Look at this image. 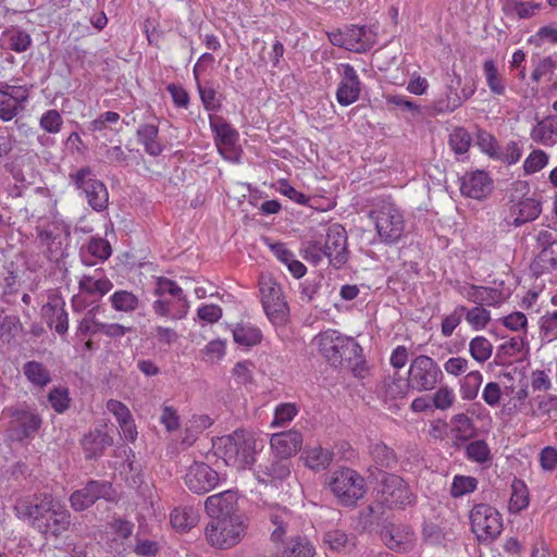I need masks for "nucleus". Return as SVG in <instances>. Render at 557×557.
I'll list each match as a JSON object with an SVG mask.
<instances>
[{
    "mask_svg": "<svg viewBox=\"0 0 557 557\" xmlns=\"http://www.w3.org/2000/svg\"><path fill=\"white\" fill-rule=\"evenodd\" d=\"M465 312V306H457L449 315L443 319L441 327L444 336H450L453 334L454 330L460 324Z\"/></svg>",
    "mask_w": 557,
    "mask_h": 557,
    "instance_id": "nucleus-62",
    "label": "nucleus"
},
{
    "mask_svg": "<svg viewBox=\"0 0 557 557\" xmlns=\"http://www.w3.org/2000/svg\"><path fill=\"white\" fill-rule=\"evenodd\" d=\"M411 532L409 528L389 524L382 529L381 537L385 545L393 550H400L405 544L410 541Z\"/></svg>",
    "mask_w": 557,
    "mask_h": 557,
    "instance_id": "nucleus-30",
    "label": "nucleus"
},
{
    "mask_svg": "<svg viewBox=\"0 0 557 557\" xmlns=\"http://www.w3.org/2000/svg\"><path fill=\"white\" fill-rule=\"evenodd\" d=\"M322 541L331 550L337 553H349L356 547V536L339 529L326 531Z\"/></svg>",
    "mask_w": 557,
    "mask_h": 557,
    "instance_id": "nucleus-28",
    "label": "nucleus"
},
{
    "mask_svg": "<svg viewBox=\"0 0 557 557\" xmlns=\"http://www.w3.org/2000/svg\"><path fill=\"white\" fill-rule=\"evenodd\" d=\"M548 162V154L540 149L533 150L524 161L525 174H533L542 170Z\"/></svg>",
    "mask_w": 557,
    "mask_h": 557,
    "instance_id": "nucleus-57",
    "label": "nucleus"
},
{
    "mask_svg": "<svg viewBox=\"0 0 557 557\" xmlns=\"http://www.w3.org/2000/svg\"><path fill=\"white\" fill-rule=\"evenodd\" d=\"M467 458L479 463H484L491 459V450L484 440L470 442L466 447Z\"/></svg>",
    "mask_w": 557,
    "mask_h": 557,
    "instance_id": "nucleus-52",
    "label": "nucleus"
},
{
    "mask_svg": "<svg viewBox=\"0 0 557 557\" xmlns=\"http://www.w3.org/2000/svg\"><path fill=\"white\" fill-rule=\"evenodd\" d=\"M211 126L216 136V146L221 154L231 151L238 140V133L222 117L211 120Z\"/></svg>",
    "mask_w": 557,
    "mask_h": 557,
    "instance_id": "nucleus-25",
    "label": "nucleus"
},
{
    "mask_svg": "<svg viewBox=\"0 0 557 557\" xmlns=\"http://www.w3.org/2000/svg\"><path fill=\"white\" fill-rule=\"evenodd\" d=\"M385 393L391 398H403L407 395L409 388V376L404 380L398 373L385 379L384 383Z\"/></svg>",
    "mask_w": 557,
    "mask_h": 557,
    "instance_id": "nucleus-48",
    "label": "nucleus"
},
{
    "mask_svg": "<svg viewBox=\"0 0 557 557\" xmlns=\"http://www.w3.org/2000/svg\"><path fill=\"white\" fill-rule=\"evenodd\" d=\"M471 289L473 292L467 297L480 307H495L503 302V293L497 288L472 285Z\"/></svg>",
    "mask_w": 557,
    "mask_h": 557,
    "instance_id": "nucleus-32",
    "label": "nucleus"
},
{
    "mask_svg": "<svg viewBox=\"0 0 557 557\" xmlns=\"http://www.w3.org/2000/svg\"><path fill=\"white\" fill-rule=\"evenodd\" d=\"M333 495L343 506H354L366 494L364 479L356 470L341 468L329 480Z\"/></svg>",
    "mask_w": 557,
    "mask_h": 557,
    "instance_id": "nucleus-6",
    "label": "nucleus"
},
{
    "mask_svg": "<svg viewBox=\"0 0 557 557\" xmlns=\"http://www.w3.org/2000/svg\"><path fill=\"white\" fill-rule=\"evenodd\" d=\"M531 416L533 417H557V397L550 395H539L530 400Z\"/></svg>",
    "mask_w": 557,
    "mask_h": 557,
    "instance_id": "nucleus-38",
    "label": "nucleus"
},
{
    "mask_svg": "<svg viewBox=\"0 0 557 557\" xmlns=\"http://www.w3.org/2000/svg\"><path fill=\"white\" fill-rule=\"evenodd\" d=\"M170 518L174 529L188 531L197 524L198 512L193 507L175 508Z\"/></svg>",
    "mask_w": 557,
    "mask_h": 557,
    "instance_id": "nucleus-39",
    "label": "nucleus"
},
{
    "mask_svg": "<svg viewBox=\"0 0 557 557\" xmlns=\"http://www.w3.org/2000/svg\"><path fill=\"white\" fill-rule=\"evenodd\" d=\"M41 314L47 325L53 329L60 336L69 331V313L65 309V301L59 295H50L49 300L41 307Z\"/></svg>",
    "mask_w": 557,
    "mask_h": 557,
    "instance_id": "nucleus-17",
    "label": "nucleus"
},
{
    "mask_svg": "<svg viewBox=\"0 0 557 557\" xmlns=\"http://www.w3.org/2000/svg\"><path fill=\"white\" fill-rule=\"evenodd\" d=\"M14 511L17 518L27 520L46 539L60 537L72 523L71 512L50 493L17 499Z\"/></svg>",
    "mask_w": 557,
    "mask_h": 557,
    "instance_id": "nucleus-1",
    "label": "nucleus"
},
{
    "mask_svg": "<svg viewBox=\"0 0 557 557\" xmlns=\"http://www.w3.org/2000/svg\"><path fill=\"white\" fill-rule=\"evenodd\" d=\"M261 302L269 320L274 325H284L289 315V308L284 299L282 287L271 277H262L259 283Z\"/></svg>",
    "mask_w": 557,
    "mask_h": 557,
    "instance_id": "nucleus-12",
    "label": "nucleus"
},
{
    "mask_svg": "<svg viewBox=\"0 0 557 557\" xmlns=\"http://www.w3.org/2000/svg\"><path fill=\"white\" fill-rule=\"evenodd\" d=\"M71 183L85 194L88 205L98 212L108 207L109 194L106 185L96 177L89 166H83L70 174Z\"/></svg>",
    "mask_w": 557,
    "mask_h": 557,
    "instance_id": "nucleus-10",
    "label": "nucleus"
},
{
    "mask_svg": "<svg viewBox=\"0 0 557 557\" xmlns=\"http://www.w3.org/2000/svg\"><path fill=\"white\" fill-rule=\"evenodd\" d=\"M87 252L100 260H107L111 256V246L104 238H91L87 244Z\"/></svg>",
    "mask_w": 557,
    "mask_h": 557,
    "instance_id": "nucleus-60",
    "label": "nucleus"
},
{
    "mask_svg": "<svg viewBox=\"0 0 557 557\" xmlns=\"http://www.w3.org/2000/svg\"><path fill=\"white\" fill-rule=\"evenodd\" d=\"M334 453L327 448H323L320 445L307 446L302 451V459L306 467L320 472L326 470L332 463Z\"/></svg>",
    "mask_w": 557,
    "mask_h": 557,
    "instance_id": "nucleus-26",
    "label": "nucleus"
},
{
    "mask_svg": "<svg viewBox=\"0 0 557 557\" xmlns=\"http://www.w3.org/2000/svg\"><path fill=\"white\" fill-rule=\"evenodd\" d=\"M40 127L49 134H58L63 125V117L55 109L47 110L39 120Z\"/></svg>",
    "mask_w": 557,
    "mask_h": 557,
    "instance_id": "nucleus-55",
    "label": "nucleus"
},
{
    "mask_svg": "<svg viewBox=\"0 0 557 557\" xmlns=\"http://www.w3.org/2000/svg\"><path fill=\"white\" fill-rule=\"evenodd\" d=\"M471 531L479 541H493L503 530L500 513L487 504L474 505L470 511Z\"/></svg>",
    "mask_w": 557,
    "mask_h": 557,
    "instance_id": "nucleus-13",
    "label": "nucleus"
},
{
    "mask_svg": "<svg viewBox=\"0 0 557 557\" xmlns=\"http://www.w3.org/2000/svg\"><path fill=\"white\" fill-rule=\"evenodd\" d=\"M508 7L511 11L516 12L519 18H530L542 9L541 3L532 1L523 2L519 0H511L508 3Z\"/></svg>",
    "mask_w": 557,
    "mask_h": 557,
    "instance_id": "nucleus-58",
    "label": "nucleus"
},
{
    "mask_svg": "<svg viewBox=\"0 0 557 557\" xmlns=\"http://www.w3.org/2000/svg\"><path fill=\"white\" fill-rule=\"evenodd\" d=\"M455 400L454 392L448 386H442L431 397L432 407L436 409L445 410L453 406Z\"/></svg>",
    "mask_w": 557,
    "mask_h": 557,
    "instance_id": "nucleus-61",
    "label": "nucleus"
},
{
    "mask_svg": "<svg viewBox=\"0 0 557 557\" xmlns=\"http://www.w3.org/2000/svg\"><path fill=\"white\" fill-rule=\"evenodd\" d=\"M524 341L521 337H512L508 342L502 344L496 352V359L504 363V357H511L522 351Z\"/></svg>",
    "mask_w": 557,
    "mask_h": 557,
    "instance_id": "nucleus-59",
    "label": "nucleus"
},
{
    "mask_svg": "<svg viewBox=\"0 0 557 557\" xmlns=\"http://www.w3.org/2000/svg\"><path fill=\"white\" fill-rule=\"evenodd\" d=\"M3 36L7 39L8 48L16 53L25 52L33 42L28 33L16 27L5 30Z\"/></svg>",
    "mask_w": 557,
    "mask_h": 557,
    "instance_id": "nucleus-40",
    "label": "nucleus"
},
{
    "mask_svg": "<svg viewBox=\"0 0 557 557\" xmlns=\"http://www.w3.org/2000/svg\"><path fill=\"white\" fill-rule=\"evenodd\" d=\"M330 265L343 268L348 261L347 233L341 224H332L326 232L325 243L322 244Z\"/></svg>",
    "mask_w": 557,
    "mask_h": 557,
    "instance_id": "nucleus-14",
    "label": "nucleus"
},
{
    "mask_svg": "<svg viewBox=\"0 0 557 557\" xmlns=\"http://www.w3.org/2000/svg\"><path fill=\"white\" fill-rule=\"evenodd\" d=\"M379 493L381 503L389 509H405L416 502L409 484L394 473L382 472Z\"/></svg>",
    "mask_w": 557,
    "mask_h": 557,
    "instance_id": "nucleus-9",
    "label": "nucleus"
},
{
    "mask_svg": "<svg viewBox=\"0 0 557 557\" xmlns=\"http://www.w3.org/2000/svg\"><path fill=\"white\" fill-rule=\"evenodd\" d=\"M187 488L196 494H206L215 488L220 482L219 473L205 462H194L184 476Z\"/></svg>",
    "mask_w": 557,
    "mask_h": 557,
    "instance_id": "nucleus-15",
    "label": "nucleus"
},
{
    "mask_svg": "<svg viewBox=\"0 0 557 557\" xmlns=\"http://www.w3.org/2000/svg\"><path fill=\"white\" fill-rule=\"evenodd\" d=\"M469 351L475 361L483 363L492 356L493 345L486 337L476 336L471 339Z\"/></svg>",
    "mask_w": 557,
    "mask_h": 557,
    "instance_id": "nucleus-46",
    "label": "nucleus"
},
{
    "mask_svg": "<svg viewBox=\"0 0 557 557\" xmlns=\"http://www.w3.org/2000/svg\"><path fill=\"white\" fill-rule=\"evenodd\" d=\"M7 90H9V84L0 82V120L2 122H10L20 113L16 104L7 97Z\"/></svg>",
    "mask_w": 557,
    "mask_h": 557,
    "instance_id": "nucleus-50",
    "label": "nucleus"
},
{
    "mask_svg": "<svg viewBox=\"0 0 557 557\" xmlns=\"http://www.w3.org/2000/svg\"><path fill=\"white\" fill-rule=\"evenodd\" d=\"M349 42L355 46L354 52L363 53L376 44L377 32L374 26H347Z\"/></svg>",
    "mask_w": 557,
    "mask_h": 557,
    "instance_id": "nucleus-23",
    "label": "nucleus"
},
{
    "mask_svg": "<svg viewBox=\"0 0 557 557\" xmlns=\"http://www.w3.org/2000/svg\"><path fill=\"white\" fill-rule=\"evenodd\" d=\"M536 240L539 246L542 248L540 255L532 263V269L535 273L543 272L545 267L542 265V261L546 260L548 253L557 252L554 247H557V240L554 239L553 234L546 230L540 231Z\"/></svg>",
    "mask_w": 557,
    "mask_h": 557,
    "instance_id": "nucleus-37",
    "label": "nucleus"
},
{
    "mask_svg": "<svg viewBox=\"0 0 557 557\" xmlns=\"http://www.w3.org/2000/svg\"><path fill=\"white\" fill-rule=\"evenodd\" d=\"M22 330L23 324L17 315L5 314L4 309H0V346L11 345Z\"/></svg>",
    "mask_w": 557,
    "mask_h": 557,
    "instance_id": "nucleus-29",
    "label": "nucleus"
},
{
    "mask_svg": "<svg viewBox=\"0 0 557 557\" xmlns=\"http://www.w3.org/2000/svg\"><path fill=\"white\" fill-rule=\"evenodd\" d=\"M465 318L473 330L480 331L490 322L491 313L485 308L476 306L469 310L466 308Z\"/></svg>",
    "mask_w": 557,
    "mask_h": 557,
    "instance_id": "nucleus-54",
    "label": "nucleus"
},
{
    "mask_svg": "<svg viewBox=\"0 0 557 557\" xmlns=\"http://www.w3.org/2000/svg\"><path fill=\"white\" fill-rule=\"evenodd\" d=\"M4 412L10 418L8 434L13 442L34 438L42 425L40 413L25 401L7 408Z\"/></svg>",
    "mask_w": 557,
    "mask_h": 557,
    "instance_id": "nucleus-4",
    "label": "nucleus"
},
{
    "mask_svg": "<svg viewBox=\"0 0 557 557\" xmlns=\"http://www.w3.org/2000/svg\"><path fill=\"white\" fill-rule=\"evenodd\" d=\"M255 454L256 440L243 430H237L233 434L219 438L216 444V455L227 466L238 470L251 466L255 462Z\"/></svg>",
    "mask_w": 557,
    "mask_h": 557,
    "instance_id": "nucleus-3",
    "label": "nucleus"
},
{
    "mask_svg": "<svg viewBox=\"0 0 557 557\" xmlns=\"http://www.w3.org/2000/svg\"><path fill=\"white\" fill-rule=\"evenodd\" d=\"M512 494L509 500V509L519 512L529 505V494L525 484L520 480H513Z\"/></svg>",
    "mask_w": 557,
    "mask_h": 557,
    "instance_id": "nucleus-45",
    "label": "nucleus"
},
{
    "mask_svg": "<svg viewBox=\"0 0 557 557\" xmlns=\"http://www.w3.org/2000/svg\"><path fill=\"white\" fill-rule=\"evenodd\" d=\"M370 455L373 462L380 468L392 470L398 465L397 454L392 447L387 446L383 442L371 444Z\"/></svg>",
    "mask_w": 557,
    "mask_h": 557,
    "instance_id": "nucleus-31",
    "label": "nucleus"
},
{
    "mask_svg": "<svg viewBox=\"0 0 557 557\" xmlns=\"http://www.w3.org/2000/svg\"><path fill=\"white\" fill-rule=\"evenodd\" d=\"M290 474V461L274 456L258 466L256 478L259 483L277 486Z\"/></svg>",
    "mask_w": 557,
    "mask_h": 557,
    "instance_id": "nucleus-18",
    "label": "nucleus"
},
{
    "mask_svg": "<svg viewBox=\"0 0 557 557\" xmlns=\"http://www.w3.org/2000/svg\"><path fill=\"white\" fill-rule=\"evenodd\" d=\"M270 444L276 457L289 460L300 450L302 435L296 430L276 433L272 435Z\"/></svg>",
    "mask_w": 557,
    "mask_h": 557,
    "instance_id": "nucleus-21",
    "label": "nucleus"
},
{
    "mask_svg": "<svg viewBox=\"0 0 557 557\" xmlns=\"http://www.w3.org/2000/svg\"><path fill=\"white\" fill-rule=\"evenodd\" d=\"M451 431L457 441L467 442L475 435V426L472 419L466 413H458L451 418Z\"/></svg>",
    "mask_w": 557,
    "mask_h": 557,
    "instance_id": "nucleus-41",
    "label": "nucleus"
},
{
    "mask_svg": "<svg viewBox=\"0 0 557 557\" xmlns=\"http://www.w3.org/2000/svg\"><path fill=\"white\" fill-rule=\"evenodd\" d=\"M37 236L40 239L42 245L47 246V250L49 253H53L61 248V239L60 235L54 233L51 230H45L37 227Z\"/></svg>",
    "mask_w": 557,
    "mask_h": 557,
    "instance_id": "nucleus-63",
    "label": "nucleus"
},
{
    "mask_svg": "<svg viewBox=\"0 0 557 557\" xmlns=\"http://www.w3.org/2000/svg\"><path fill=\"white\" fill-rule=\"evenodd\" d=\"M23 373L35 386L45 387L51 382L49 370L39 361H27L23 366Z\"/></svg>",
    "mask_w": 557,
    "mask_h": 557,
    "instance_id": "nucleus-36",
    "label": "nucleus"
},
{
    "mask_svg": "<svg viewBox=\"0 0 557 557\" xmlns=\"http://www.w3.org/2000/svg\"><path fill=\"white\" fill-rule=\"evenodd\" d=\"M154 295L158 297H165V295H170L177 299L178 309L176 313L172 315L173 320H181L187 314L189 305L183 294V289L176 284V282L163 276L158 277Z\"/></svg>",
    "mask_w": 557,
    "mask_h": 557,
    "instance_id": "nucleus-22",
    "label": "nucleus"
},
{
    "mask_svg": "<svg viewBox=\"0 0 557 557\" xmlns=\"http://www.w3.org/2000/svg\"><path fill=\"white\" fill-rule=\"evenodd\" d=\"M112 444L113 438L108 433L98 429L89 432L82 441L85 458L88 460L98 458Z\"/></svg>",
    "mask_w": 557,
    "mask_h": 557,
    "instance_id": "nucleus-24",
    "label": "nucleus"
},
{
    "mask_svg": "<svg viewBox=\"0 0 557 557\" xmlns=\"http://www.w3.org/2000/svg\"><path fill=\"white\" fill-rule=\"evenodd\" d=\"M268 518L274 525L271 539L273 541H282L283 536L287 532L289 521L292 520L290 511L287 510L286 508L274 507L269 510Z\"/></svg>",
    "mask_w": 557,
    "mask_h": 557,
    "instance_id": "nucleus-34",
    "label": "nucleus"
},
{
    "mask_svg": "<svg viewBox=\"0 0 557 557\" xmlns=\"http://www.w3.org/2000/svg\"><path fill=\"white\" fill-rule=\"evenodd\" d=\"M159 129L153 124H143L137 129L138 141L145 147V151L153 157L161 154L162 146L157 140Z\"/></svg>",
    "mask_w": 557,
    "mask_h": 557,
    "instance_id": "nucleus-33",
    "label": "nucleus"
},
{
    "mask_svg": "<svg viewBox=\"0 0 557 557\" xmlns=\"http://www.w3.org/2000/svg\"><path fill=\"white\" fill-rule=\"evenodd\" d=\"M483 71L491 92L497 96L504 95L506 87L495 62L493 60L484 61Z\"/></svg>",
    "mask_w": 557,
    "mask_h": 557,
    "instance_id": "nucleus-44",
    "label": "nucleus"
},
{
    "mask_svg": "<svg viewBox=\"0 0 557 557\" xmlns=\"http://www.w3.org/2000/svg\"><path fill=\"white\" fill-rule=\"evenodd\" d=\"M237 493L227 490L207 497L205 510L210 518H243L238 515Z\"/></svg>",
    "mask_w": 557,
    "mask_h": 557,
    "instance_id": "nucleus-16",
    "label": "nucleus"
},
{
    "mask_svg": "<svg viewBox=\"0 0 557 557\" xmlns=\"http://www.w3.org/2000/svg\"><path fill=\"white\" fill-rule=\"evenodd\" d=\"M113 287L112 282L107 277L97 278L94 275H83L78 283V288L82 293L88 295H97L102 297L109 293Z\"/></svg>",
    "mask_w": 557,
    "mask_h": 557,
    "instance_id": "nucleus-35",
    "label": "nucleus"
},
{
    "mask_svg": "<svg viewBox=\"0 0 557 557\" xmlns=\"http://www.w3.org/2000/svg\"><path fill=\"white\" fill-rule=\"evenodd\" d=\"M314 547L304 537L297 536L290 541L284 550L285 557H313Z\"/></svg>",
    "mask_w": 557,
    "mask_h": 557,
    "instance_id": "nucleus-49",
    "label": "nucleus"
},
{
    "mask_svg": "<svg viewBox=\"0 0 557 557\" xmlns=\"http://www.w3.org/2000/svg\"><path fill=\"white\" fill-rule=\"evenodd\" d=\"M371 219L375 222V228L380 240L384 244H396L403 236L405 220L400 210L393 203H386L371 211Z\"/></svg>",
    "mask_w": 557,
    "mask_h": 557,
    "instance_id": "nucleus-7",
    "label": "nucleus"
},
{
    "mask_svg": "<svg viewBox=\"0 0 557 557\" xmlns=\"http://www.w3.org/2000/svg\"><path fill=\"white\" fill-rule=\"evenodd\" d=\"M482 384V374L479 371L469 372L461 383V395L463 399L472 400L476 397Z\"/></svg>",
    "mask_w": 557,
    "mask_h": 557,
    "instance_id": "nucleus-53",
    "label": "nucleus"
},
{
    "mask_svg": "<svg viewBox=\"0 0 557 557\" xmlns=\"http://www.w3.org/2000/svg\"><path fill=\"white\" fill-rule=\"evenodd\" d=\"M99 499L117 503V493L111 482L89 480L82 488L72 492L69 497L71 508L76 512L90 508Z\"/></svg>",
    "mask_w": 557,
    "mask_h": 557,
    "instance_id": "nucleus-8",
    "label": "nucleus"
},
{
    "mask_svg": "<svg viewBox=\"0 0 557 557\" xmlns=\"http://www.w3.org/2000/svg\"><path fill=\"white\" fill-rule=\"evenodd\" d=\"M493 190V181L484 171H475L461 178L460 191L463 196L482 199Z\"/></svg>",
    "mask_w": 557,
    "mask_h": 557,
    "instance_id": "nucleus-20",
    "label": "nucleus"
},
{
    "mask_svg": "<svg viewBox=\"0 0 557 557\" xmlns=\"http://www.w3.org/2000/svg\"><path fill=\"white\" fill-rule=\"evenodd\" d=\"M246 530L247 524L243 518H211L205 535L212 547L228 549L242 541Z\"/></svg>",
    "mask_w": 557,
    "mask_h": 557,
    "instance_id": "nucleus-5",
    "label": "nucleus"
},
{
    "mask_svg": "<svg viewBox=\"0 0 557 557\" xmlns=\"http://www.w3.org/2000/svg\"><path fill=\"white\" fill-rule=\"evenodd\" d=\"M48 400L54 411L63 413L69 409L71 404L69 389L65 387H54L49 392Z\"/></svg>",
    "mask_w": 557,
    "mask_h": 557,
    "instance_id": "nucleus-56",
    "label": "nucleus"
},
{
    "mask_svg": "<svg viewBox=\"0 0 557 557\" xmlns=\"http://www.w3.org/2000/svg\"><path fill=\"white\" fill-rule=\"evenodd\" d=\"M409 386L417 392L434 389L443 380V372L440 366L429 356L419 355L410 362Z\"/></svg>",
    "mask_w": 557,
    "mask_h": 557,
    "instance_id": "nucleus-11",
    "label": "nucleus"
},
{
    "mask_svg": "<svg viewBox=\"0 0 557 557\" xmlns=\"http://www.w3.org/2000/svg\"><path fill=\"white\" fill-rule=\"evenodd\" d=\"M510 211L516 215L512 224L518 227L536 220L542 212V205L541 201L534 198H523L512 205Z\"/></svg>",
    "mask_w": 557,
    "mask_h": 557,
    "instance_id": "nucleus-27",
    "label": "nucleus"
},
{
    "mask_svg": "<svg viewBox=\"0 0 557 557\" xmlns=\"http://www.w3.org/2000/svg\"><path fill=\"white\" fill-rule=\"evenodd\" d=\"M233 338L235 343L242 346H255L262 339V333L258 327L238 324L233 330Z\"/></svg>",
    "mask_w": 557,
    "mask_h": 557,
    "instance_id": "nucleus-42",
    "label": "nucleus"
},
{
    "mask_svg": "<svg viewBox=\"0 0 557 557\" xmlns=\"http://www.w3.org/2000/svg\"><path fill=\"white\" fill-rule=\"evenodd\" d=\"M342 67L343 74L336 90V100L341 106L347 107L359 99L361 82L352 65L346 63L342 64Z\"/></svg>",
    "mask_w": 557,
    "mask_h": 557,
    "instance_id": "nucleus-19",
    "label": "nucleus"
},
{
    "mask_svg": "<svg viewBox=\"0 0 557 557\" xmlns=\"http://www.w3.org/2000/svg\"><path fill=\"white\" fill-rule=\"evenodd\" d=\"M112 308L116 311L133 312L139 307V299L128 290H116L110 296Z\"/></svg>",
    "mask_w": 557,
    "mask_h": 557,
    "instance_id": "nucleus-43",
    "label": "nucleus"
},
{
    "mask_svg": "<svg viewBox=\"0 0 557 557\" xmlns=\"http://www.w3.org/2000/svg\"><path fill=\"white\" fill-rule=\"evenodd\" d=\"M472 138L469 132L463 127H456L449 135V146L458 153H466L471 146Z\"/></svg>",
    "mask_w": 557,
    "mask_h": 557,
    "instance_id": "nucleus-51",
    "label": "nucleus"
},
{
    "mask_svg": "<svg viewBox=\"0 0 557 557\" xmlns=\"http://www.w3.org/2000/svg\"><path fill=\"white\" fill-rule=\"evenodd\" d=\"M541 332L548 342L557 339V310L546 313L541 319Z\"/></svg>",
    "mask_w": 557,
    "mask_h": 557,
    "instance_id": "nucleus-64",
    "label": "nucleus"
},
{
    "mask_svg": "<svg viewBox=\"0 0 557 557\" xmlns=\"http://www.w3.org/2000/svg\"><path fill=\"white\" fill-rule=\"evenodd\" d=\"M315 341L319 351L332 367H343L352 371L362 368V348L354 338L344 336L335 330H327L321 332Z\"/></svg>",
    "mask_w": 557,
    "mask_h": 557,
    "instance_id": "nucleus-2",
    "label": "nucleus"
},
{
    "mask_svg": "<svg viewBox=\"0 0 557 557\" xmlns=\"http://www.w3.org/2000/svg\"><path fill=\"white\" fill-rule=\"evenodd\" d=\"M478 487V480L469 475H455L450 486V495L454 498L462 497L466 494L472 493Z\"/></svg>",
    "mask_w": 557,
    "mask_h": 557,
    "instance_id": "nucleus-47",
    "label": "nucleus"
}]
</instances>
